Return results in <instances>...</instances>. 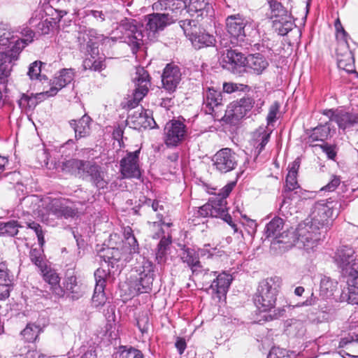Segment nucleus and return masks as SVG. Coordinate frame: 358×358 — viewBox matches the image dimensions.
Wrapping results in <instances>:
<instances>
[{"instance_id": "1", "label": "nucleus", "mask_w": 358, "mask_h": 358, "mask_svg": "<svg viewBox=\"0 0 358 358\" xmlns=\"http://www.w3.org/2000/svg\"><path fill=\"white\" fill-rule=\"evenodd\" d=\"M123 245L121 250L116 248H103L99 251V257L108 262L112 268H118L121 262H130L133 255L139 252L138 243L131 227L124 229Z\"/></svg>"}, {"instance_id": "2", "label": "nucleus", "mask_w": 358, "mask_h": 358, "mask_svg": "<svg viewBox=\"0 0 358 358\" xmlns=\"http://www.w3.org/2000/svg\"><path fill=\"white\" fill-rule=\"evenodd\" d=\"M233 185L228 184L222 188L219 193L212 196L208 203L199 207L197 213L202 217H212L221 218L233 229L234 233L238 232L236 224L227 212V198L231 193Z\"/></svg>"}, {"instance_id": "3", "label": "nucleus", "mask_w": 358, "mask_h": 358, "mask_svg": "<svg viewBox=\"0 0 358 358\" xmlns=\"http://www.w3.org/2000/svg\"><path fill=\"white\" fill-rule=\"evenodd\" d=\"M155 265L148 259L143 258V261L136 268L128 280L129 294L138 295L149 293L152 290L155 276Z\"/></svg>"}, {"instance_id": "4", "label": "nucleus", "mask_w": 358, "mask_h": 358, "mask_svg": "<svg viewBox=\"0 0 358 358\" xmlns=\"http://www.w3.org/2000/svg\"><path fill=\"white\" fill-rule=\"evenodd\" d=\"M170 0H159L152 5V8L157 11L165 10L164 13H154L147 15L145 17V29L148 34H155V33L163 30L166 26L173 24L179 20L178 15L173 11L170 5L162 1H169Z\"/></svg>"}, {"instance_id": "5", "label": "nucleus", "mask_w": 358, "mask_h": 358, "mask_svg": "<svg viewBox=\"0 0 358 358\" xmlns=\"http://www.w3.org/2000/svg\"><path fill=\"white\" fill-rule=\"evenodd\" d=\"M227 31L230 36V43L233 46L243 45L245 38L255 30L253 21L241 14L229 15L226 19Z\"/></svg>"}, {"instance_id": "6", "label": "nucleus", "mask_w": 358, "mask_h": 358, "mask_svg": "<svg viewBox=\"0 0 358 358\" xmlns=\"http://www.w3.org/2000/svg\"><path fill=\"white\" fill-rule=\"evenodd\" d=\"M322 233L318 227L306 220L299 224L296 230L290 234V241H294V245L310 252L317 247Z\"/></svg>"}, {"instance_id": "7", "label": "nucleus", "mask_w": 358, "mask_h": 358, "mask_svg": "<svg viewBox=\"0 0 358 358\" xmlns=\"http://www.w3.org/2000/svg\"><path fill=\"white\" fill-rule=\"evenodd\" d=\"M278 292L277 278H268L259 282L254 303L260 312L270 311L275 308Z\"/></svg>"}, {"instance_id": "8", "label": "nucleus", "mask_w": 358, "mask_h": 358, "mask_svg": "<svg viewBox=\"0 0 358 358\" xmlns=\"http://www.w3.org/2000/svg\"><path fill=\"white\" fill-rule=\"evenodd\" d=\"M162 2L170 5L178 17L189 14L191 17L203 18L213 13V6L208 0H170Z\"/></svg>"}, {"instance_id": "9", "label": "nucleus", "mask_w": 358, "mask_h": 358, "mask_svg": "<svg viewBox=\"0 0 358 358\" xmlns=\"http://www.w3.org/2000/svg\"><path fill=\"white\" fill-rule=\"evenodd\" d=\"M336 205L337 203L333 201L321 200L316 202L312 208L310 219L306 221L325 233L333 217L338 215Z\"/></svg>"}, {"instance_id": "10", "label": "nucleus", "mask_w": 358, "mask_h": 358, "mask_svg": "<svg viewBox=\"0 0 358 358\" xmlns=\"http://www.w3.org/2000/svg\"><path fill=\"white\" fill-rule=\"evenodd\" d=\"M300 159L296 158L288 166V173L285 180V186L283 192L284 199L279 208L280 213L285 217H287L289 213L288 208L291 205L290 201L299 197L298 194L300 187L297 182V174L300 166Z\"/></svg>"}, {"instance_id": "11", "label": "nucleus", "mask_w": 358, "mask_h": 358, "mask_svg": "<svg viewBox=\"0 0 358 358\" xmlns=\"http://www.w3.org/2000/svg\"><path fill=\"white\" fill-rule=\"evenodd\" d=\"M266 2L269 7V18L273 20L279 34L286 35L294 25L291 13L277 0H266Z\"/></svg>"}, {"instance_id": "12", "label": "nucleus", "mask_w": 358, "mask_h": 358, "mask_svg": "<svg viewBox=\"0 0 358 358\" xmlns=\"http://www.w3.org/2000/svg\"><path fill=\"white\" fill-rule=\"evenodd\" d=\"M117 29L122 33V38L130 46L132 53L136 54L144 43L143 26L135 20L125 18L121 20Z\"/></svg>"}, {"instance_id": "13", "label": "nucleus", "mask_w": 358, "mask_h": 358, "mask_svg": "<svg viewBox=\"0 0 358 358\" xmlns=\"http://www.w3.org/2000/svg\"><path fill=\"white\" fill-rule=\"evenodd\" d=\"M285 225L284 220L278 216L274 217L264 229V234L267 238H271V245L275 248L279 245V248L288 250L294 245V241H290V234L283 231Z\"/></svg>"}, {"instance_id": "14", "label": "nucleus", "mask_w": 358, "mask_h": 358, "mask_svg": "<svg viewBox=\"0 0 358 358\" xmlns=\"http://www.w3.org/2000/svg\"><path fill=\"white\" fill-rule=\"evenodd\" d=\"M334 263L343 278L358 271V259L354 249L347 245L339 247L334 257Z\"/></svg>"}, {"instance_id": "15", "label": "nucleus", "mask_w": 358, "mask_h": 358, "mask_svg": "<svg viewBox=\"0 0 358 358\" xmlns=\"http://www.w3.org/2000/svg\"><path fill=\"white\" fill-rule=\"evenodd\" d=\"M180 257L182 263L191 270L193 275H200L203 281H207L208 277L215 275V272H210L205 268L199 259V254L194 249L184 246L181 250Z\"/></svg>"}, {"instance_id": "16", "label": "nucleus", "mask_w": 358, "mask_h": 358, "mask_svg": "<svg viewBox=\"0 0 358 358\" xmlns=\"http://www.w3.org/2000/svg\"><path fill=\"white\" fill-rule=\"evenodd\" d=\"M135 85L133 98L128 101L127 107L134 108L148 92L150 85V76L143 68L138 66L136 69L135 76L132 78Z\"/></svg>"}, {"instance_id": "17", "label": "nucleus", "mask_w": 358, "mask_h": 358, "mask_svg": "<svg viewBox=\"0 0 358 358\" xmlns=\"http://www.w3.org/2000/svg\"><path fill=\"white\" fill-rule=\"evenodd\" d=\"M21 38H16L11 32L3 31L0 34V44L2 45H13L19 52L27 45L34 41L36 33L28 27H22L18 29Z\"/></svg>"}, {"instance_id": "18", "label": "nucleus", "mask_w": 358, "mask_h": 358, "mask_svg": "<svg viewBox=\"0 0 358 358\" xmlns=\"http://www.w3.org/2000/svg\"><path fill=\"white\" fill-rule=\"evenodd\" d=\"M212 162L213 168L217 172L227 173L236 168L237 155L231 148H222L213 156Z\"/></svg>"}, {"instance_id": "19", "label": "nucleus", "mask_w": 358, "mask_h": 358, "mask_svg": "<svg viewBox=\"0 0 358 358\" xmlns=\"http://www.w3.org/2000/svg\"><path fill=\"white\" fill-rule=\"evenodd\" d=\"M186 135V125L180 120H172L165 125L164 141L167 147L174 148L185 140Z\"/></svg>"}, {"instance_id": "20", "label": "nucleus", "mask_w": 358, "mask_h": 358, "mask_svg": "<svg viewBox=\"0 0 358 358\" xmlns=\"http://www.w3.org/2000/svg\"><path fill=\"white\" fill-rule=\"evenodd\" d=\"M323 114L331 121L335 122L343 131L358 125V113H350L343 108L324 110Z\"/></svg>"}, {"instance_id": "21", "label": "nucleus", "mask_w": 358, "mask_h": 358, "mask_svg": "<svg viewBox=\"0 0 358 358\" xmlns=\"http://www.w3.org/2000/svg\"><path fill=\"white\" fill-rule=\"evenodd\" d=\"M222 92L213 87L203 88L202 110L206 114L216 116L224 106Z\"/></svg>"}, {"instance_id": "22", "label": "nucleus", "mask_w": 358, "mask_h": 358, "mask_svg": "<svg viewBox=\"0 0 358 358\" xmlns=\"http://www.w3.org/2000/svg\"><path fill=\"white\" fill-rule=\"evenodd\" d=\"M141 150L128 152L120 162V173L124 178H139L141 173L139 166Z\"/></svg>"}, {"instance_id": "23", "label": "nucleus", "mask_w": 358, "mask_h": 358, "mask_svg": "<svg viewBox=\"0 0 358 358\" xmlns=\"http://www.w3.org/2000/svg\"><path fill=\"white\" fill-rule=\"evenodd\" d=\"M215 275L208 277L207 281H203L206 285L210 284L209 289L212 293L217 295V297L221 299L222 296H225L229 290V288L232 282L233 278L229 273L223 271L217 273V271Z\"/></svg>"}, {"instance_id": "24", "label": "nucleus", "mask_w": 358, "mask_h": 358, "mask_svg": "<svg viewBox=\"0 0 358 358\" xmlns=\"http://www.w3.org/2000/svg\"><path fill=\"white\" fill-rule=\"evenodd\" d=\"M82 178L88 179L98 190L108 187V180L106 178L105 173L102 168L94 162L88 161Z\"/></svg>"}, {"instance_id": "25", "label": "nucleus", "mask_w": 358, "mask_h": 358, "mask_svg": "<svg viewBox=\"0 0 358 358\" xmlns=\"http://www.w3.org/2000/svg\"><path fill=\"white\" fill-rule=\"evenodd\" d=\"M20 52L13 45L0 44V83L1 80L10 75L11 63L17 59Z\"/></svg>"}, {"instance_id": "26", "label": "nucleus", "mask_w": 358, "mask_h": 358, "mask_svg": "<svg viewBox=\"0 0 358 358\" xmlns=\"http://www.w3.org/2000/svg\"><path fill=\"white\" fill-rule=\"evenodd\" d=\"M254 100L249 97L245 96L237 101H233L228 106L226 113L228 117L232 120H239L245 117L254 107Z\"/></svg>"}, {"instance_id": "27", "label": "nucleus", "mask_w": 358, "mask_h": 358, "mask_svg": "<svg viewBox=\"0 0 358 358\" xmlns=\"http://www.w3.org/2000/svg\"><path fill=\"white\" fill-rule=\"evenodd\" d=\"M127 122L134 129L155 128L156 122L151 115L150 110H145L142 107L138 108L133 113L129 115Z\"/></svg>"}, {"instance_id": "28", "label": "nucleus", "mask_w": 358, "mask_h": 358, "mask_svg": "<svg viewBox=\"0 0 358 358\" xmlns=\"http://www.w3.org/2000/svg\"><path fill=\"white\" fill-rule=\"evenodd\" d=\"M181 80V72L176 65L168 64L162 76L163 88L169 93L176 91Z\"/></svg>"}, {"instance_id": "29", "label": "nucleus", "mask_w": 358, "mask_h": 358, "mask_svg": "<svg viewBox=\"0 0 358 358\" xmlns=\"http://www.w3.org/2000/svg\"><path fill=\"white\" fill-rule=\"evenodd\" d=\"M75 76V71L72 69H63L51 80V87L45 94L48 96H53L63 87L71 83Z\"/></svg>"}, {"instance_id": "30", "label": "nucleus", "mask_w": 358, "mask_h": 358, "mask_svg": "<svg viewBox=\"0 0 358 358\" xmlns=\"http://www.w3.org/2000/svg\"><path fill=\"white\" fill-rule=\"evenodd\" d=\"M43 280L48 285L52 294L57 299L62 298L65 295L64 287L60 285V277L59 274L50 267L45 266L41 270Z\"/></svg>"}, {"instance_id": "31", "label": "nucleus", "mask_w": 358, "mask_h": 358, "mask_svg": "<svg viewBox=\"0 0 358 358\" xmlns=\"http://www.w3.org/2000/svg\"><path fill=\"white\" fill-rule=\"evenodd\" d=\"M246 57L234 50H227L222 59V66L232 72L238 71V68L245 66Z\"/></svg>"}, {"instance_id": "32", "label": "nucleus", "mask_w": 358, "mask_h": 358, "mask_svg": "<svg viewBox=\"0 0 358 358\" xmlns=\"http://www.w3.org/2000/svg\"><path fill=\"white\" fill-rule=\"evenodd\" d=\"M48 209L50 212L57 217L68 219L73 217L77 214V210L67 206V201L63 199H55L52 200L48 206Z\"/></svg>"}, {"instance_id": "33", "label": "nucleus", "mask_w": 358, "mask_h": 358, "mask_svg": "<svg viewBox=\"0 0 358 358\" xmlns=\"http://www.w3.org/2000/svg\"><path fill=\"white\" fill-rule=\"evenodd\" d=\"M335 27L337 30V38L341 37L338 42L336 49L337 52V64L339 68V62H343L344 65L348 64L347 60V51H350L348 45V34L341 26L339 20L335 23Z\"/></svg>"}, {"instance_id": "34", "label": "nucleus", "mask_w": 358, "mask_h": 358, "mask_svg": "<svg viewBox=\"0 0 358 358\" xmlns=\"http://www.w3.org/2000/svg\"><path fill=\"white\" fill-rule=\"evenodd\" d=\"M13 280L6 263L0 257V300L6 299L10 296V292L13 289Z\"/></svg>"}, {"instance_id": "35", "label": "nucleus", "mask_w": 358, "mask_h": 358, "mask_svg": "<svg viewBox=\"0 0 358 358\" xmlns=\"http://www.w3.org/2000/svg\"><path fill=\"white\" fill-rule=\"evenodd\" d=\"M254 73L260 75L268 66V62L260 53L251 54L246 57L245 66Z\"/></svg>"}, {"instance_id": "36", "label": "nucleus", "mask_w": 358, "mask_h": 358, "mask_svg": "<svg viewBox=\"0 0 358 358\" xmlns=\"http://www.w3.org/2000/svg\"><path fill=\"white\" fill-rule=\"evenodd\" d=\"M91 117L87 115H84L78 120H72L70 121V125L75 131L76 139L86 137L90 133Z\"/></svg>"}, {"instance_id": "37", "label": "nucleus", "mask_w": 358, "mask_h": 358, "mask_svg": "<svg viewBox=\"0 0 358 358\" xmlns=\"http://www.w3.org/2000/svg\"><path fill=\"white\" fill-rule=\"evenodd\" d=\"M343 278L346 280L348 292H343V297L347 296L348 303L358 304V271Z\"/></svg>"}, {"instance_id": "38", "label": "nucleus", "mask_w": 358, "mask_h": 358, "mask_svg": "<svg viewBox=\"0 0 358 358\" xmlns=\"http://www.w3.org/2000/svg\"><path fill=\"white\" fill-rule=\"evenodd\" d=\"M87 162L88 160L71 159L62 163V169L64 172L82 178Z\"/></svg>"}, {"instance_id": "39", "label": "nucleus", "mask_w": 358, "mask_h": 358, "mask_svg": "<svg viewBox=\"0 0 358 358\" xmlns=\"http://www.w3.org/2000/svg\"><path fill=\"white\" fill-rule=\"evenodd\" d=\"M99 252L97 255V257L99 259L100 262H103L106 266H108V271H106L103 268H99L94 272V278L96 281L95 286L105 287L106 286V280L108 275L111 273L114 274L116 271H120L121 268L123 266L126 262H121L119 263L118 268H112L111 266H109L108 262H106L103 259H101L99 257Z\"/></svg>"}, {"instance_id": "40", "label": "nucleus", "mask_w": 358, "mask_h": 358, "mask_svg": "<svg viewBox=\"0 0 358 358\" xmlns=\"http://www.w3.org/2000/svg\"><path fill=\"white\" fill-rule=\"evenodd\" d=\"M43 331V329L39 324L35 322H29L21 331L20 335L25 342L34 343L37 341Z\"/></svg>"}, {"instance_id": "41", "label": "nucleus", "mask_w": 358, "mask_h": 358, "mask_svg": "<svg viewBox=\"0 0 358 358\" xmlns=\"http://www.w3.org/2000/svg\"><path fill=\"white\" fill-rule=\"evenodd\" d=\"M192 45L196 49L213 46L215 43V37L206 32L194 33L190 38Z\"/></svg>"}, {"instance_id": "42", "label": "nucleus", "mask_w": 358, "mask_h": 358, "mask_svg": "<svg viewBox=\"0 0 358 358\" xmlns=\"http://www.w3.org/2000/svg\"><path fill=\"white\" fill-rule=\"evenodd\" d=\"M330 133L331 127L329 123L327 122L324 124H320L312 129L308 136V141L311 143L315 141L324 142L330 136Z\"/></svg>"}, {"instance_id": "43", "label": "nucleus", "mask_w": 358, "mask_h": 358, "mask_svg": "<svg viewBox=\"0 0 358 358\" xmlns=\"http://www.w3.org/2000/svg\"><path fill=\"white\" fill-rule=\"evenodd\" d=\"M65 292H68L71 294L73 299H78L83 296L80 287L78 285L77 278L74 275H66L64 280Z\"/></svg>"}, {"instance_id": "44", "label": "nucleus", "mask_w": 358, "mask_h": 358, "mask_svg": "<svg viewBox=\"0 0 358 358\" xmlns=\"http://www.w3.org/2000/svg\"><path fill=\"white\" fill-rule=\"evenodd\" d=\"M160 241L156 249V259L159 264L165 262L167 250L171 243V235L167 233V236H163L159 238Z\"/></svg>"}, {"instance_id": "45", "label": "nucleus", "mask_w": 358, "mask_h": 358, "mask_svg": "<svg viewBox=\"0 0 358 358\" xmlns=\"http://www.w3.org/2000/svg\"><path fill=\"white\" fill-rule=\"evenodd\" d=\"M114 358H144L143 352L133 347L121 346Z\"/></svg>"}, {"instance_id": "46", "label": "nucleus", "mask_w": 358, "mask_h": 358, "mask_svg": "<svg viewBox=\"0 0 358 358\" xmlns=\"http://www.w3.org/2000/svg\"><path fill=\"white\" fill-rule=\"evenodd\" d=\"M104 57H87L84 59L83 66L85 69L101 71L106 68Z\"/></svg>"}, {"instance_id": "47", "label": "nucleus", "mask_w": 358, "mask_h": 358, "mask_svg": "<svg viewBox=\"0 0 358 358\" xmlns=\"http://www.w3.org/2000/svg\"><path fill=\"white\" fill-rule=\"evenodd\" d=\"M20 227L21 226L16 220H12L8 222H0V235L14 236L17 234Z\"/></svg>"}, {"instance_id": "48", "label": "nucleus", "mask_w": 358, "mask_h": 358, "mask_svg": "<svg viewBox=\"0 0 358 358\" xmlns=\"http://www.w3.org/2000/svg\"><path fill=\"white\" fill-rule=\"evenodd\" d=\"M29 23L31 26H36L37 32L42 35L48 34L52 27L51 21L48 19L40 20L32 17L30 18Z\"/></svg>"}, {"instance_id": "49", "label": "nucleus", "mask_w": 358, "mask_h": 358, "mask_svg": "<svg viewBox=\"0 0 358 358\" xmlns=\"http://www.w3.org/2000/svg\"><path fill=\"white\" fill-rule=\"evenodd\" d=\"M257 134L259 136L256 139L257 145H255V152H257L258 155L262 152L269 141L271 133L268 132L265 128L260 127L255 134V135Z\"/></svg>"}, {"instance_id": "50", "label": "nucleus", "mask_w": 358, "mask_h": 358, "mask_svg": "<svg viewBox=\"0 0 358 358\" xmlns=\"http://www.w3.org/2000/svg\"><path fill=\"white\" fill-rule=\"evenodd\" d=\"M335 285L334 281L327 276L323 275L320 279V292L324 297H329L333 295Z\"/></svg>"}, {"instance_id": "51", "label": "nucleus", "mask_w": 358, "mask_h": 358, "mask_svg": "<svg viewBox=\"0 0 358 358\" xmlns=\"http://www.w3.org/2000/svg\"><path fill=\"white\" fill-rule=\"evenodd\" d=\"M41 62L35 61L32 62L28 69L27 75L31 80H39L42 81L43 80H48V78L45 75H41Z\"/></svg>"}, {"instance_id": "52", "label": "nucleus", "mask_w": 358, "mask_h": 358, "mask_svg": "<svg viewBox=\"0 0 358 358\" xmlns=\"http://www.w3.org/2000/svg\"><path fill=\"white\" fill-rule=\"evenodd\" d=\"M157 217L159 218V222H153L152 227L157 229V231L155 232L152 236L153 238H159L163 236H167V233L170 234L169 231H165L162 226L166 227L168 228L171 227L172 226V223L165 222L163 220V215L161 213H157Z\"/></svg>"}, {"instance_id": "53", "label": "nucleus", "mask_w": 358, "mask_h": 358, "mask_svg": "<svg viewBox=\"0 0 358 358\" xmlns=\"http://www.w3.org/2000/svg\"><path fill=\"white\" fill-rule=\"evenodd\" d=\"M185 17V15H180L179 17V20L177 21L178 22L181 29L183 30L184 34L191 38L195 33L194 29H196V20L191 19H181Z\"/></svg>"}, {"instance_id": "54", "label": "nucleus", "mask_w": 358, "mask_h": 358, "mask_svg": "<svg viewBox=\"0 0 358 358\" xmlns=\"http://www.w3.org/2000/svg\"><path fill=\"white\" fill-rule=\"evenodd\" d=\"M136 326L141 333L143 338L148 337L150 328L149 317L147 313L139 314L136 317Z\"/></svg>"}, {"instance_id": "55", "label": "nucleus", "mask_w": 358, "mask_h": 358, "mask_svg": "<svg viewBox=\"0 0 358 358\" xmlns=\"http://www.w3.org/2000/svg\"><path fill=\"white\" fill-rule=\"evenodd\" d=\"M105 287L95 286L92 296V303L95 307L103 305L106 301V297L104 293Z\"/></svg>"}, {"instance_id": "56", "label": "nucleus", "mask_w": 358, "mask_h": 358, "mask_svg": "<svg viewBox=\"0 0 358 358\" xmlns=\"http://www.w3.org/2000/svg\"><path fill=\"white\" fill-rule=\"evenodd\" d=\"M43 250L40 248H32L29 252V257L33 264L38 266L40 270L45 268L43 259Z\"/></svg>"}, {"instance_id": "57", "label": "nucleus", "mask_w": 358, "mask_h": 358, "mask_svg": "<svg viewBox=\"0 0 358 358\" xmlns=\"http://www.w3.org/2000/svg\"><path fill=\"white\" fill-rule=\"evenodd\" d=\"M199 257H206L208 259L213 258L214 256L220 255L221 252L216 247H212L210 244H205L203 248H199L197 250Z\"/></svg>"}, {"instance_id": "58", "label": "nucleus", "mask_w": 358, "mask_h": 358, "mask_svg": "<svg viewBox=\"0 0 358 358\" xmlns=\"http://www.w3.org/2000/svg\"><path fill=\"white\" fill-rule=\"evenodd\" d=\"M288 331L296 336H302L306 332V328L301 321L295 320L290 324Z\"/></svg>"}, {"instance_id": "59", "label": "nucleus", "mask_w": 358, "mask_h": 358, "mask_svg": "<svg viewBox=\"0 0 358 358\" xmlns=\"http://www.w3.org/2000/svg\"><path fill=\"white\" fill-rule=\"evenodd\" d=\"M28 227L36 233L38 244L41 247H43L45 243V239L41 226L37 222H31L28 224Z\"/></svg>"}, {"instance_id": "60", "label": "nucleus", "mask_w": 358, "mask_h": 358, "mask_svg": "<svg viewBox=\"0 0 358 358\" xmlns=\"http://www.w3.org/2000/svg\"><path fill=\"white\" fill-rule=\"evenodd\" d=\"M280 105L278 102H274L269 108V111L266 117L267 124L271 125L275 122L277 114L279 111Z\"/></svg>"}, {"instance_id": "61", "label": "nucleus", "mask_w": 358, "mask_h": 358, "mask_svg": "<svg viewBox=\"0 0 358 358\" xmlns=\"http://www.w3.org/2000/svg\"><path fill=\"white\" fill-rule=\"evenodd\" d=\"M347 60L348 64L344 65L343 62H339V69H343L348 73L355 71L354 57L351 51H347Z\"/></svg>"}, {"instance_id": "62", "label": "nucleus", "mask_w": 358, "mask_h": 358, "mask_svg": "<svg viewBox=\"0 0 358 358\" xmlns=\"http://www.w3.org/2000/svg\"><path fill=\"white\" fill-rule=\"evenodd\" d=\"M341 183V178L337 176H332L329 182L324 187H323L322 191L333 192Z\"/></svg>"}, {"instance_id": "63", "label": "nucleus", "mask_w": 358, "mask_h": 358, "mask_svg": "<svg viewBox=\"0 0 358 358\" xmlns=\"http://www.w3.org/2000/svg\"><path fill=\"white\" fill-rule=\"evenodd\" d=\"M20 355L24 356V358H37L38 351L34 347L24 346L20 350Z\"/></svg>"}, {"instance_id": "64", "label": "nucleus", "mask_w": 358, "mask_h": 358, "mask_svg": "<svg viewBox=\"0 0 358 358\" xmlns=\"http://www.w3.org/2000/svg\"><path fill=\"white\" fill-rule=\"evenodd\" d=\"M267 358H290L285 350L280 348H272Z\"/></svg>"}]
</instances>
